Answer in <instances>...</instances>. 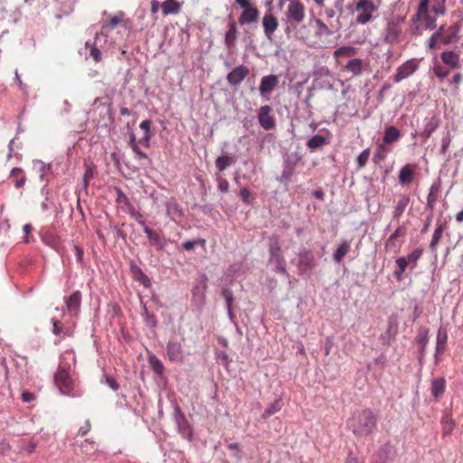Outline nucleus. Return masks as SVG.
Returning <instances> with one entry per match:
<instances>
[{
  "label": "nucleus",
  "mask_w": 463,
  "mask_h": 463,
  "mask_svg": "<svg viewBox=\"0 0 463 463\" xmlns=\"http://www.w3.org/2000/svg\"><path fill=\"white\" fill-rule=\"evenodd\" d=\"M378 413L371 409H364L354 414L348 424L354 435L369 436L377 427Z\"/></svg>",
  "instance_id": "obj_1"
},
{
  "label": "nucleus",
  "mask_w": 463,
  "mask_h": 463,
  "mask_svg": "<svg viewBox=\"0 0 463 463\" xmlns=\"http://www.w3.org/2000/svg\"><path fill=\"white\" fill-rule=\"evenodd\" d=\"M382 5V0H356L354 11L357 14L355 22L366 24L372 22Z\"/></svg>",
  "instance_id": "obj_2"
},
{
  "label": "nucleus",
  "mask_w": 463,
  "mask_h": 463,
  "mask_svg": "<svg viewBox=\"0 0 463 463\" xmlns=\"http://www.w3.org/2000/svg\"><path fill=\"white\" fill-rule=\"evenodd\" d=\"M444 14L434 11V4L430 8L417 10L411 18L415 33L420 34L423 30L435 29L437 26V17Z\"/></svg>",
  "instance_id": "obj_3"
},
{
  "label": "nucleus",
  "mask_w": 463,
  "mask_h": 463,
  "mask_svg": "<svg viewBox=\"0 0 463 463\" xmlns=\"http://www.w3.org/2000/svg\"><path fill=\"white\" fill-rule=\"evenodd\" d=\"M70 365L60 364L54 376V383L62 395L76 397L80 394L75 390L74 382L70 373Z\"/></svg>",
  "instance_id": "obj_4"
},
{
  "label": "nucleus",
  "mask_w": 463,
  "mask_h": 463,
  "mask_svg": "<svg viewBox=\"0 0 463 463\" xmlns=\"http://www.w3.org/2000/svg\"><path fill=\"white\" fill-rule=\"evenodd\" d=\"M269 261L275 265L274 271L276 273L283 274L286 277H289V274L286 269V261L281 253V248L276 236H272L269 239Z\"/></svg>",
  "instance_id": "obj_5"
},
{
  "label": "nucleus",
  "mask_w": 463,
  "mask_h": 463,
  "mask_svg": "<svg viewBox=\"0 0 463 463\" xmlns=\"http://www.w3.org/2000/svg\"><path fill=\"white\" fill-rule=\"evenodd\" d=\"M208 280L205 273H199L195 278L194 285L192 288V303L198 309H202L205 304Z\"/></svg>",
  "instance_id": "obj_6"
},
{
  "label": "nucleus",
  "mask_w": 463,
  "mask_h": 463,
  "mask_svg": "<svg viewBox=\"0 0 463 463\" xmlns=\"http://www.w3.org/2000/svg\"><path fill=\"white\" fill-rule=\"evenodd\" d=\"M317 265L315 254L311 250L302 248L298 252V264L297 268L300 276L309 278L312 270Z\"/></svg>",
  "instance_id": "obj_7"
},
{
  "label": "nucleus",
  "mask_w": 463,
  "mask_h": 463,
  "mask_svg": "<svg viewBox=\"0 0 463 463\" xmlns=\"http://www.w3.org/2000/svg\"><path fill=\"white\" fill-rule=\"evenodd\" d=\"M173 416L178 433L183 439L192 441L194 439V428L178 405H175Z\"/></svg>",
  "instance_id": "obj_8"
},
{
  "label": "nucleus",
  "mask_w": 463,
  "mask_h": 463,
  "mask_svg": "<svg viewBox=\"0 0 463 463\" xmlns=\"http://www.w3.org/2000/svg\"><path fill=\"white\" fill-rule=\"evenodd\" d=\"M236 4L243 8L239 17L241 25L257 23L260 17L259 9L254 6L250 0H235Z\"/></svg>",
  "instance_id": "obj_9"
},
{
  "label": "nucleus",
  "mask_w": 463,
  "mask_h": 463,
  "mask_svg": "<svg viewBox=\"0 0 463 463\" xmlns=\"http://www.w3.org/2000/svg\"><path fill=\"white\" fill-rule=\"evenodd\" d=\"M285 15L287 20L301 24L306 17L304 4L299 0H291L288 5Z\"/></svg>",
  "instance_id": "obj_10"
},
{
  "label": "nucleus",
  "mask_w": 463,
  "mask_h": 463,
  "mask_svg": "<svg viewBox=\"0 0 463 463\" xmlns=\"http://www.w3.org/2000/svg\"><path fill=\"white\" fill-rule=\"evenodd\" d=\"M140 226L143 228V232L146 233L148 241L152 246H154L157 250H161L165 248L167 241L161 232L152 230L146 225V222H140Z\"/></svg>",
  "instance_id": "obj_11"
},
{
  "label": "nucleus",
  "mask_w": 463,
  "mask_h": 463,
  "mask_svg": "<svg viewBox=\"0 0 463 463\" xmlns=\"http://www.w3.org/2000/svg\"><path fill=\"white\" fill-rule=\"evenodd\" d=\"M166 355L171 362L182 363L184 359L183 342L171 339L166 344Z\"/></svg>",
  "instance_id": "obj_12"
},
{
  "label": "nucleus",
  "mask_w": 463,
  "mask_h": 463,
  "mask_svg": "<svg viewBox=\"0 0 463 463\" xmlns=\"http://www.w3.org/2000/svg\"><path fill=\"white\" fill-rule=\"evenodd\" d=\"M42 241L48 247L53 249L58 253H61V241L58 234L50 229L43 227L39 232Z\"/></svg>",
  "instance_id": "obj_13"
},
{
  "label": "nucleus",
  "mask_w": 463,
  "mask_h": 463,
  "mask_svg": "<svg viewBox=\"0 0 463 463\" xmlns=\"http://www.w3.org/2000/svg\"><path fill=\"white\" fill-rule=\"evenodd\" d=\"M419 68V62L416 59H411L399 66L396 73L393 75V80L400 82L413 74Z\"/></svg>",
  "instance_id": "obj_14"
},
{
  "label": "nucleus",
  "mask_w": 463,
  "mask_h": 463,
  "mask_svg": "<svg viewBox=\"0 0 463 463\" xmlns=\"http://www.w3.org/2000/svg\"><path fill=\"white\" fill-rule=\"evenodd\" d=\"M166 215L171 221L180 223L184 217V212L182 206L176 202L175 198H171L165 203Z\"/></svg>",
  "instance_id": "obj_15"
},
{
  "label": "nucleus",
  "mask_w": 463,
  "mask_h": 463,
  "mask_svg": "<svg viewBox=\"0 0 463 463\" xmlns=\"http://www.w3.org/2000/svg\"><path fill=\"white\" fill-rule=\"evenodd\" d=\"M82 295L80 290L72 292L70 296L64 297V303L67 312L71 316H78L80 310Z\"/></svg>",
  "instance_id": "obj_16"
},
{
  "label": "nucleus",
  "mask_w": 463,
  "mask_h": 463,
  "mask_svg": "<svg viewBox=\"0 0 463 463\" xmlns=\"http://www.w3.org/2000/svg\"><path fill=\"white\" fill-rule=\"evenodd\" d=\"M137 134V140L138 143L145 147H148L151 139V121L149 119L143 120L137 130L134 131Z\"/></svg>",
  "instance_id": "obj_17"
},
{
  "label": "nucleus",
  "mask_w": 463,
  "mask_h": 463,
  "mask_svg": "<svg viewBox=\"0 0 463 463\" xmlns=\"http://www.w3.org/2000/svg\"><path fill=\"white\" fill-rule=\"evenodd\" d=\"M262 26L266 38L272 41L274 33L279 27L278 18L271 13H266L262 19Z\"/></svg>",
  "instance_id": "obj_18"
},
{
  "label": "nucleus",
  "mask_w": 463,
  "mask_h": 463,
  "mask_svg": "<svg viewBox=\"0 0 463 463\" xmlns=\"http://www.w3.org/2000/svg\"><path fill=\"white\" fill-rule=\"evenodd\" d=\"M407 233V229L405 226H399L386 240L384 243V247L386 250H394L396 251L402 245V242H399L397 240L399 237H404Z\"/></svg>",
  "instance_id": "obj_19"
},
{
  "label": "nucleus",
  "mask_w": 463,
  "mask_h": 463,
  "mask_svg": "<svg viewBox=\"0 0 463 463\" xmlns=\"http://www.w3.org/2000/svg\"><path fill=\"white\" fill-rule=\"evenodd\" d=\"M278 84L279 77L277 75L271 74L263 77L259 87L260 95L262 97L269 96L274 89L278 86Z\"/></svg>",
  "instance_id": "obj_20"
},
{
  "label": "nucleus",
  "mask_w": 463,
  "mask_h": 463,
  "mask_svg": "<svg viewBox=\"0 0 463 463\" xmlns=\"http://www.w3.org/2000/svg\"><path fill=\"white\" fill-rule=\"evenodd\" d=\"M222 296L225 301V307H226L229 320L231 321L232 324H233L235 328H238V324L235 320V315L232 311V303L234 301L233 292L229 288H223L222 289Z\"/></svg>",
  "instance_id": "obj_21"
},
{
  "label": "nucleus",
  "mask_w": 463,
  "mask_h": 463,
  "mask_svg": "<svg viewBox=\"0 0 463 463\" xmlns=\"http://www.w3.org/2000/svg\"><path fill=\"white\" fill-rule=\"evenodd\" d=\"M249 74L250 70L246 66L241 65L234 68L227 75V81L231 85H239Z\"/></svg>",
  "instance_id": "obj_22"
},
{
  "label": "nucleus",
  "mask_w": 463,
  "mask_h": 463,
  "mask_svg": "<svg viewBox=\"0 0 463 463\" xmlns=\"http://www.w3.org/2000/svg\"><path fill=\"white\" fill-rule=\"evenodd\" d=\"M129 270L132 274L133 279L136 281L139 282L140 284L146 288L151 285V281L148 276L134 260H132L129 264Z\"/></svg>",
  "instance_id": "obj_23"
},
{
  "label": "nucleus",
  "mask_w": 463,
  "mask_h": 463,
  "mask_svg": "<svg viewBox=\"0 0 463 463\" xmlns=\"http://www.w3.org/2000/svg\"><path fill=\"white\" fill-rule=\"evenodd\" d=\"M439 126V120L437 118H424L423 122V130L419 133V135L424 139L427 140L430 135L435 131V129Z\"/></svg>",
  "instance_id": "obj_24"
},
{
  "label": "nucleus",
  "mask_w": 463,
  "mask_h": 463,
  "mask_svg": "<svg viewBox=\"0 0 463 463\" xmlns=\"http://www.w3.org/2000/svg\"><path fill=\"white\" fill-rule=\"evenodd\" d=\"M123 17L124 14L122 13L115 16H109L107 23L101 26L99 33L107 36L110 30L115 29L119 24L123 22Z\"/></svg>",
  "instance_id": "obj_25"
},
{
  "label": "nucleus",
  "mask_w": 463,
  "mask_h": 463,
  "mask_svg": "<svg viewBox=\"0 0 463 463\" xmlns=\"http://www.w3.org/2000/svg\"><path fill=\"white\" fill-rule=\"evenodd\" d=\"M351 244L347 240L341 241L339 246L333 253V260L335 263L339 264L342 262L344 257L350 251Z\"/></svg>",
  "instance_id": "obj_26"
},
{
  "label": "nucleus",
  "mask_w": 463,
  "mask_h": 463,
  "mask_svg": "<svg viewBox=\"0 0 463 463\" xmlns=\"http://www.w3.org/2000/svg\"><path fill=\"white\" fill-rule=\"evenodd\" d=\"M392 458V448L389 444H385L379 449L373 461L378 463H388Z\"/></svg>",
  "instance_id": "obj_27"
},
{
  "label": "nucleus",
  "mask_w": 463,
  "mask_h": 463,
  "mask_svg": "<svg viewBox=\"0 0 463 463\" xmlns=\"http://www.w3.org/2000/svg\"><path fill=\"white\" fill-rule=\"evenodd\" d=\"M440 423L442 426V435L444 437L451 435L456 424L450 412L443 414Z\"/></svg>",
  "instance_id": "obj_28"
},
{
  "label": "nucleus",
  "mask_w": 463,
  "mask_h": 463,
  "mask_svg": "<svg viewBox=\"0 0 463 463\" xmlns=\"http://www.w3.org/2000/svg\"><path fill=\"white\" fill-rule=\"evenodd\" d=\"M448 340V335L446 329L440 327L437 333L436 339V353L435 357L438 360V356L441 354L445 349L446 344Z\"/></svg>",
  "instance_id": "obj_29"
},
{
  "label": "nucleus",
  "mask_w": 463,
  "mask_h": 463,
  "mask_svg": "<svg viewBox=\"0 0 463 463\" xmlns=\"http://www.w3.org/2000/svg\"><path fill=\"white\" fill-rule=\"evenodd\" d=\"M409 203H410L409 195H407V194L401 195L396 205L394 206V210L392 212V219H399L404 213Z\"/></svg>",
  "instance_id": "obj_30"
},
{
  "label": "nucleus",
  "mask_w": 463,
  "mask_h": 463,
  "mask_svg": "<svg viewBox=\"0 0 463 463\" xmlns=\"http://www.w3.org/2000/svg\"><path fill=\"white\" fill-rule=\"evenodd\" d=\"M446 381L444 378H436L431 381L430 391L434 399H439L445 392Z\"/></svg>",
  "instance_id": "obj_31"
},
{
  "label": "nucleus",
  "mask_w": 463,
  "mask_h": 463,
  "mask_svg": "<svg viewBox=\"0 0 463 463\" xmlns=\"http://www.w3.org/2000/svg\"><path fill=\"white\" fill-rule=\"evenodd\" d=\"M306 31H307V26L306 25L301 26L295 33V38L297 40L304 43L305 44H307V46H309L311 48H318V47H322L323 46L322 44H320L317 42H312L310 40V38L305 33Z\"/></svg>",
  "instance_id": "obj_32"
},
{
  "label": "nucleus",
  "mask_w": 463,
  "mask_h": 463,
  "mask_svg": "<svg viewBox=\"0 0 463 463\" xmlns=\"http://www.w3.org/2000/svg\"><path fill=\"white\" fill-rule=\"evenodd\" d=\"M442 61L451 68L459 67V56L452 51H446L441 53Z\"/></svg>",
  "instance_id": "obj_33"
},
{
  "label": "nucleus",
  "mask_w": 463,
  "mask_h": 463,
  "mask_svg": "<svg viewBox=\"0 0 463 463\" xmlns=\"http://www.w3.org/2000/svg\"><path fill=\"white\" fill-rule=\"evenodd\" d=\"M302 156L298 152H293L284 157L283 168L290 169L295 172V168L301 161Z\"/></svg>",
  "instance_id": "obj_34"
},
{
  "label": "nucleus",
  "mask_w": 463,
  "mask_h": 463,
  "mask_svg": "<svg viewBox=\"0 0 463 463\" xmlns=\"http://www.w3.org/2000/svg\"><path fill=\"white\" fill-rule=\"evenodd\" d=\"M237 39V25L235 21H232L228 24V31L225 34V44L228 48L232 47L235 44Z\"/></svg>",
  "instance_id": "obj_35"
},
{
  "label": "nucleus",
  "mask_w": 463,
  "mask_h": 463,
  "mask_svg": "<svg viewBox=\"0 0 463 463\" xmlns=\"http://www.w3.org/2000/svg\"><path fill=\"white\" fill-rule=\"evenodd\" d=\"M440 189V181L439 179L436 182H434L430 188V193L427 197V207L430 210L434 208V205L437 202V194L439 193Z\"/></svg>",
  "instance_id": "obj_36"
},
{
  "label": "nucleus",
  "mask_w": 463,
  "mask_h": 463,
  "mask_svg": "<svg viewBox=\"0 0 463 463\" xmlns=\"http://www.w3.org/2000/svg\"><path fill=\"white\" fill-rule=\"evenodd\" d=\"M236 162L235 156L222 155L215 160L216 168L222 172Z\"/></svg>",
  "instance_id": "obj_37"
},
{
  "label": "nucleus",
  "mask_w": 463,
  "mask_h": 463,
  "mask_svg": "<svg viewBox=\"0 0 463 463\" xmlns=\"http://www.w3.org/2000/svg\"><path fill=\"white\" fill-rule=\"evenodd\" d=\"M161 7L165 15L178 14L181 11V4L176 0H165Z\"/></svg>",
  "instance_id": "obj_38"
},
{
  "label": "nucleus",
  "mask_w": 463,
  "mask_h": 463,
  "mask_svg": "<svg viewBox=\"0 0 463 463\" xmlns=\"http://www.w3.org/2000/svg\"><path fill=\"white\" fill-rule=\"evenodd\" d=\"M399 181L402 184H411L414 178V173L410 165L402 166L399 172Z\"/></svg>",
  "instance_id": "obj_39"
},
{
  "label": "nucleus",
  "mask_w": 463,
  "mask_h": 463,
  "mask_svg": "<svg viewBox=\"0 0 463 463\" xmlns=\"http://www.w3.org/2000/svg\"><path fill=\"white\" fill-rule=\"evenodd\" d=\"M445 33V25H441L436 30L428 41V46L431 50H435L439 43H441L442 35Z\"/></svg>",
  "instance_id": "obj_40"
},
{
  "label": "nucleus",
  "mask_w": 463,
  "mask_h": 463,
  "mask_svg": "<svg viewBox=\"0 0 463 463\" xmlns=\"http://www.w3.org/2000/svg\"><path fill=\"white\" fill-rule=\"evenodd\" d=\"M400 137H401L400 130L393 126H390V127L386 128V129L384 131L383 142L385 144H391V143L398 140L400 138Z\"/></svg>",
  "instance_id": "obj_41"
},
{
  "label": "nucleus",
  "mask_w": 463,
  "mask_h": 463,
  "mask_svg": "<svg viewBox=\"0 0 463 463\" xmlns=\"http://www.w3.org/2000/svg\"><path fill=\"white\" fill-rule=\"evenodd\" d=\"M357 49L353 46H342L334 52V57L338 60L339 58H350L356 54Z\"/></svg>",
  "instance_id": "obj_42"
},
{
  "label": "nucleus",
  "mask_w": 463,
  "mask_h": 463,
  "mask_svg": "<svg viewBox=\"0 0 463 463\" xmlns=\"http://www.w3.org/2000/svg\"><path fill=\"white\" fill-rule=\"evenodd\" d=\"M443 225L442 224H439L438 225V227L435 229L433 234H432V239H431V241L430 243V251L436 255L437 253V246L442 237V234H443Z\"/></svg>",
  "instance_id": "obj_43"
},
{
  "label": "nucleus",
  "mask_w": 463,
  "mask_h": 463,
  "mask_svg": "<svg viewBox=\"0 0 463 463\" xmlns=\"http://www.w3.org/2000/svg\"><path fill=\"white\" fill-rule=\"evenodd\" d=\"M148 364L152 370L158 375H162L165 372V366L161 360L156 354L148 356Z\"/></svg>",
  "instance_id": "obj_44"
},
{
  "label": "nucleus",
  "mask_w": 463,
  "mask_h": 463,
  "mask_svg": "<svg viewBox=\"0 0 463 463\" xmlns=\"http://www.w3.org/2000/svg\"><path fill=\"white\" fill-rule=\"evenodd\" d=\"M422 253L423 250L421 248H418L411 251V253H409L407 256H403L407 260V263L409 264L411 269L416 268L417 262L422 256Z\"/></svg>",
  "instance_id": "obj_45"
},
{
  "label": "nucleus",
  "mask_w": 463,
  "mask_h": 463,
  "mask_svg": "<svg viewBox=\"0 0 463 463\" xmlns=\"http://www.w3.org/2000/svg\"><path fill=\"white\" fill-rule=\"evenodd\" d=\"M458 27L457 25H451L447 29L445 35H442L441 43L444 44H449L458 38Z\"/></svg>",
  "instance_id": "obj_46"
},
{
  "label": "nucleus",
  "mask_w": 463,
  "mask_h": 463,
  "mask_svg": "<svg viewBox=\"0 0 463 463\" xmlns=\"http://www.w3.org/2000/svg\"><path fill=\"white\" fill-rule=\"evenodd\" d=\"M345 69L354 75H360L363 71V61L361 59H352L345 65Z\"/></svg>",
  "instance_id": "obj_47"
},
{
  "label": "nucleus",
  "mask_w": 463,
  "mask_h": 463,
  "mask_svg": "<svg viewBox=\"0 0 463 463\" xmlns=\"http://www.w3.org/2000/svg\"><path fill=\"white\" fill-rule=\"evenodd\" d=\"M326 144V138L321 135H314L311 138L308 139L307 146L311 150H315L322 147Z\"/></svg>",
  "instance_id": "obj_48"
},
{
  "label": "nucleus",
  "mask_w": 463,
  "mask_h": 463,
  "mask_svg": "<svg viewBox=\"0 0 463 463\" xmlns=\"http://www.w3.org/2000/svg\"><path fill=\"white\" fill-rule=\"evenodd\" d=\"M80 452L85 455H93L98 450L96 442L92 439H85L80 445Z\"/></svg>",
  "instance_id": "obj_49"
},
{
  "label": "nucleus",
  "mask_w": 463,
  "mask_h": 463,
  "mask_svg": "<svg viewBox=\"0 0 463 463\" xmlns=\"http://www.w3.org/2000/svg\"><path fill=\"white\" fill-rule=\"evenodd\" d=\"M52 332L55 335L64 337L68 335V329H65L60 320L52 318Z\"/></svg>",
  "instance_id": "obj_50"
},
{
  "label": "nucleus",
  "mask_w": 463,
  "mask_h": 463,
  "mask_svg": "<svg viewBox=\"0 0 463 463\" xmlns=\"http://www.w3.org/2000/svg\"><path fill=\"white\" fill-rule=\"evenodd\" d=\"M113 189L117 195L116 203L118 204H124L126 207L131 206V203H130L128 197L126 195V194L123 192V190L120 187L115 186Z\"/></svg>",
  "instance_id": "obj_51"
},
{
  "label": "nucleus",
  "mask_w": 463,
  "mask_h": 463,
  "mask_svg": "<svg viewBox=\"0 0 463 463\" xmlns=\"http://www.w3.org/2000/svg\"><path fill=\"white\" fill-rule=\"evenodd\" d=\"M94 166L92 165H87L82 176V187L84 191L87 193L89 183L90 181L94 177Z\"/></svg>",
  "instance_id": "obj_52"
},
{
  "label": "nucleus",
  "mask_w": 463,
  "mask_h": 463,
  "mask_svg": "<svg viewBox=\"0 0 463 463\" xmlns=\"http://www.w3.org/2000/svg\"><path fill=\"white\" fill-rule=\"evenodd\" d=\"M205 244H206V241L204 239H202V238H196V239H194V240H190V241H186L183 243V248L185 250H194L195 246H201L203 248L205 247Z\"/></svg>",
  "instance_id": "obj_53"
},
{
  "label": "nucleus",
  "mask_w": 463,
  "mask_h": 463,
  "mask_svg": "<svg viewBox=\"0 0 463 463\" xmlns=\"http://www.w3.org/2000/svg\"><path fill=\"white\" fill-rule=\"evenodd\" d=\"M281 410L280 400H276L274 402L270 403L268 408L262 413V417L264 419L269 418L271 415Z\"/></svg>",
  "instance_id": "obj_54"
},
{
  "label": "nucleus",
  "mask_w": 463,
  "mask_h": 463,
  "mask_svg": "<svg viewBox=\"0 0 463 463\" xmlns=\"http://www.w3.org/2000/svg\"><path fill=\"white\" fill-rule=\"evenodd\" d=\"M317 31L316 34L317 36H329L333 33V32L329 29V27L320 19L316 20Z\"/></svg>",
  "instance_id": "obj_55"
},
{
  "label": "nucleus",
  "mask_w": 463,
  "mask_h": 463,
  "mask_svg": "<svg viewBox=\"0 0 463 463\" xmlns=\"http://www.w3.org/2000/svg\"><path fill=\"white\" fill-rule=\"evenodd\" d=\"M388 153H389L388 148L384 145L380 144L377 146L376 151L373 155V162L379 163L381 161H383L386 158Z\"/></svg>",
  "instance_id": "obj_56"
},
{
  "label": "nucleus",
  "mask_w": 463,
  "mask_h": 463,
  "mask_svg": "<svg viewBox=\"0 0 463 463\" xmlns=\"http://www.w3.org/2000/svg\"><path fill=\"white\" fill-rule=\"evenodd\" d=\"M417 340L420 345V349H426L427 344L429 342V330L425 327L420 328Z\"/></svg>",
  "instance_id": "obj_57"
},
{
  "label": "nucleus",
  "mask_w": 463,
  "mask_h": 463,
  "mask_svg": "<svg viewBox=\"0 0 463 463\" xmlns=\"http://www.w3.org/2000/svg\"><path fill=\"white\" fill-rule=\"evenodd\" d=\"M240 196L242 202L248 205L252 204L255 198L248 187H242L240 191Z\"/></svg>",
  "instance_id": "obj_58"
},
{
  "label": "nucleus",
  "mask_w": 463,
  "mask_h": 463,
  "mask_svg": "<svg viewBox=\"0 0 463 463\" xmlns=\"http://www.w3.org/2000/svg\"><path fill=\"white\" fill-rule=\"evenodd\" d=\"M100 383H103V384L108 385L113 391H118L119 389L118 383L112 376L104 374L102 376V378L100 379Z\"/></svg>",
  "instance_id": "obj_59"
},
{
  "label": "nucleus",
  "mask_w": 463,
  "mask_h": 463,
  "mask_svg": "<svg viewBox=\"0 0 463 463\" xmlns=\"http://www.w3.org/2000/svg\"><path fill=\"white\" fill-rule=\"evenodd\" d=\"M370 156V149H364L356 158V163L359 168L364 167L368 162Z\"/></svg>",
  "instance_id": "obj_60"
},
{
  "label": "nucleus",
  "mask_w": 463,
  "mask_h": 463,
  "mask_svg": "<svg viewBox=\"0 0 463 463\" xmlns=\"http://www.w3.org/2000/svg\"><path fill=\"white\" fill-rule=\"evenodd\" d=\"M128 144L134 153V156L141 150L139 147L141 145L138 143V140H137V134H135L134 131H130L129 133Z\"/></svg>",
  "instance_id": "obj_61"
},
{
  "label": "nucleus",
  "mask_w": 463,
  "mask_h": 463,
  "mask_svg": "<svg viewBox=\"0 0 463 463\" xmlns=\"http://www.w3.org/2000/svg\"><path fill=\"white\" fill-rule=\"evenodd\" d=\"M293 175L294 171L283 168L280 175L277 177V180L281 184H288L290 181Z\"/></svg>",
  "instance_id": "obj_62"
},
{
  "label": "nucleus",
  "mask_w": 463,
  "mask_h": 463,
  "mask_svg": "<svg viewBox=\"0 0 463 463\" xmlns=\"http://www.w3.org/2000/svg\"><path fill=\"white\" fill-rule=\"evenodd\" d=\"M128 212L131 218L137 221V222L140 225V222H145L143 219V214L137 211L134 205L131 203V206H128Z\"/></svg>",
  "instance_id": "obj_63"
},
{
  "label": "nucleus",
  "mask_w": 463,
  "mask_h": 463,
  "mask_svg": "<svg viewBox=\"0 0 463 463\" xmlns=\"http://www.w3.org/2000/svg\"><path fill=\"white\" fill-rule=\"evenodd\" d=\"M450 142H451L450 135L449 133H447L441 139V146L439 149L440 155H442L444 156H446L447 151L450 146Z\"/></svg>",
  "instance_id": "obj_64"
}]
</instances>
